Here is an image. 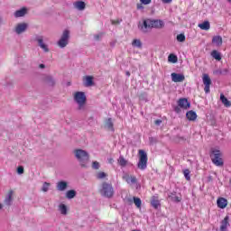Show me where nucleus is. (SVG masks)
Returning a JSON list of instances; mask_svg holds the SVG:
<instances>
[{
  "mask_svg": "<svg viewBox=\"0 0 231 231\" xmlns=\"http://www.w3.org/2000/svg\"><path fill=\"white\" fill-rule=\"evenodd\" d=\"M183 174L187 181H190V171L189 169L183 170Z\"/></svg>",
  "mask_w": 231,
  "mask_h": 231,
  "instance_id": "obj_38",
  "label": "nucleus"
},
{
  "mask_svg": "<svg viewBox=\"0 0 231 231\" xmlns=\"http://www.w3.org/2000/svg\"><path fill=\"white\" fill-rule=\"evenodd\" d=\"M186 118H188V120H190L191 122H194V120H196V118H198V114H196V112L190 110V111L187 112Z\"/></svg>",
  "mask_w": 231,
  "mask_h": 231,
  "instance_id": "obj_25",
  "label": "nucleus"
},
{
  "mask_svg": "<svg viewBox=\"0 0 231 231\" xmlns=\"http://www.w3.org/2000/svg\"><path fill=\"white\" fill-rule=\"evenodd\" d=\"M1 208H3V204H0V210H1Z\"/></svg>",
  "mask_w": 231,
  "mask_h": 231,
  "instance_id": "obj_56",
  "label": "nucleus"
},
{
  "mask_svg": "<svg viewBox=\"0 0 231 231\" xmlns=\"http://www.w3.org/2000/svg\"><path fill=\"white\" fill-rule=\"evenodd\" d=\"M93 76H85L83 78V84L85 88H91V86H95V82L93 81Z\"/></svg>",
  "mask_w": 231,
  "mask_h": 231,
  "instance_id": "obj_12",
  "label": "nucleus"
},
{
  "mask_svg": "<svg viewBox=\"0 0 231 231\" xmlns=\"http://www.w3.org/2000/svg\"><path fill=\"white\" fill-rule=\"evenodd\" d=\"M51 185V184H50V182H44L42 187V192H48V190L50 189Z\"/></svg>",
  "mask_w": 231,
  "mask_h": 231,
  "instance_id": "obj_39",
  "label": "nucleus"
},
{
  "mask_svg": "<svg viewBox=\"0 0 231 231\" xmlns=\"http://www.w3.org/2000/svg\"><path fill=\"white\" fill-rule=\"evenodd\" d=\"M138 29L140 32H142V33H149V32L152 30L151 25V19H144L142 22H139Z\"/></svg>",
  "mask_w": 231,
  "mask_h": 231,
  "instance_id": "obj_6",
  "label": "nucleus"
},
{
  "mask_svg": "<svg viewBox=\"0 0 231 231\" xmlns=\"http://www.w3.org/2000/svg\"><path fill=\"white\" fill-rule=\"evenodd\" d=\"M151 205L155 209H158V208L162 206L160 199H158V197L156 196L152 197Z\"/></svg>",
  "mask_w": 231,
  "mask_h": 231,
  "instance_id": "obj_23",
  "label": "nucleus"
},
{
  "mask_svg": "<svg viewBox=\"0 0 231 231\" xmlns=\"http://www.w3.org/2000/svg\"><path fill=\"white\" fill-rule=\"evenodd\" d=\"M44 82H46L48 86H55V79L51 76H46L44 78Z\"/></svg>",
  "mask_w": 231,
  "mask_h": 231,
  "instance_id": "obj_30",
  "label": "nucleus"
},
{
  "mask_svg": "<svg viewBox=\"0 0 231 231\" xmlns=\"http://www.w3.org/2000/svg\"><path fill=\"white\" fill-rule=\"evenodd\" d=\"M228 221H230V217L226 216L225 218L221 221L220 231H226L230 226Z\"/></svg>",
  "mask_w": 231,
  "mask_h": 231,
  "instance_id": "obj_13",
  "label": "nucleus"
},
{
  "mask_svg": "<svg viewBox=\"0 0 231 231\" xmlns=\"http://www.w3.org/2000/svg\"><path fill=\"white\" fill-rule=\"evenodd\" d=\"M155 125H162V120L161 119H157L154 121Z\"/></svg>",
  "mask_w": 231,
  "mask_h": 231,
  "instance_id": "obj_49",
  "label": "nucleus"
},
{
  "mask_svg": "<svg viewBox=\"0 0 231 231\" xmlns=\"http://www.w3.org/2000/svg\"><path fill=\"white\" fill-rule=\"evenodd\" d=\"M39 68H40L41 69H44V68H46V65H44V64H40V65H39Z\"/></svg>",
  "mask_w": 231,
  "mask_h": 231,
  "instance_id": "obj_51",
  "label": "nucleus"
},
{
  "mask_svg": "<svg viewBox=\"0 0 231 231\" xmlns=\"http://www.w3.org/2000/svg\"><path fill=\"white\" fill-rule=\"evenodd\" d=\"M143 5H151V0H140Z\"/></svg>",
  "mask_w": 231,
  "mask_h": 231,
  "instance_id": "obj_48",
  "label": "nucleus"
},
{
  "mask_svg": "<svg viewBox=\"0 0 231 231\" xmlns=\"http://www.w3.org/2000/svg\"><path fill=\"white\" fill-rule=\"evenodd\" d=\"M132 46H134V48H142V41L138 39L134 40L132 42Z\"/></svg>",
  "mask_w": 231,
  "mask_h": 231,
  "instance_id": "obj_37",
  "label": "nucleus"
},
{
  "mask_svg": "<svg viewBox=\"0 0 231 231\" xmlns=\"http://www.w3.org/2000/svg\"><path fill=\"white\" fill-rule=\"evenodd\" d=\"M74 7L77 10H79V12H82L83 10H86V3L84 1H77L74 3Z\"/></svg>",
  "mask_w": 231,
  "mask_h": 231,
  "instance_id": "obj_22",
  "label": "nucleus"
},
{
  "mask_svg": "<svg viewBox=\"0 0 231 231\" xmlns=\"http://www.w3.org/2000/svg\"><path fill=\"white\" fill-rule=\"evenodd\" d=\"M68 189V182L65 180H60L57 183V190L60 192H64Z\"/></svg>",
  "mask_w": 231,
  "mask_h": 231,
  "instance_id": "obj_19",
  "label": "nucleus"
},
{
  "mask_svg": "<svg viewBox=\"0 0 231 231\" xmlns=\"http://www.w3.org/2000/svg\"><path fill=\"white\" fill-rule=\"evenodd\" d=\"M36 41H37L40 48H42V50H43V51H45V53H48V51H50V49L48 48V45H46L44 43V40L42 39V37L36 38Z\"/></svg>",
  "mask_w": 231,
  "mask_h": 231,
  "instance_id": "obj_16",
  "label": "nucleus"
},
{
  "mask_svg": "<svg viewBox=\"0 0 231 231\" xmlns=\"http://www.w3.org/2000/svg\"><path fill=\"white\" fill-rule=\"evenodd\" d=\"M26 14H28V9L26 7H23L22 9L17 10L14 13V17L16 18L24 17Z\"/></svg>",
  "mask_w": 231,
  "mask_h": 231,
  "instance_id": "obj_21",
  "label": "nucleus"
},
{
  "mask_svg": "<svg viewBox=\"0 0 231 231\" xmlns=\"http://www.w3.org/2000/svg\"><path fill=\"white\" fill-rule=\"evenodd\" d=\"M98 192L103 198L111 199L115 196V188H113V184L107 181H103L99 185Z\"/></svg>",
  "mask_w": 231,
  "mask_h": 231,
  "instance_id": "obj_2",
  "label": "nucleus"
},
{
  "mask_svg": "<svg viewBox=\"0 0 231 231\" xmlns=\"http://www.w3.org/2000/svg\"><path fill=\"white\" fill-rule=\"evenodd\" d=\"M177 41L179 42H185V34H178L177 35Z\"/></svg>",
  "mask_w": 231,
  "mask_h": 231,
  "instance_id": "obj_41",
  "label": "nucleus"
},
{
  "mask_svg": "<svg viewBox=\"0 0 231 231\" xmlns=\"http://www.w3.org/2000/svg\"><path fill=\"white\" fill-rule=\"evenodd\" d=\"M138 154L139 162L137 163V167L140 171H145V169H147V152L143 150H139Z\"/></svg>",
  "mask_w": 231,
  "mask_h": 231,
  "instance_id": "obj_4",
  "label": "nucleus"
},
{
  "mask_svg": "<svg viewBox=\"0 0 231 231\" xmlns=\"http://www.w3.org/2000/svg\"><path fill=\"white\" fill-rule=\"evenodd\" d=\"M17 173H18V174H24V167L19 166V167L17 168Z\"/></svg>",
  "mask_w": 231,
  "mask_h": 231,
  "instance_id": "obj_43",
  "label": "nucleus"
},
{
  "mask_svg": "<svg viewBox=\"0 0 231 231\" xmlns=\"http://www.w3.org/2000/svg\"><path fill=\"white\" fill-rule=\"evenodd\" d=\"M212 43L216 44V46H222L223 45V38L221 36H214L212 39Z\"/></svg>",
  "mask_w": 231,
  "mask_h": 231,
  "instance_id": "obj_27",
  "label": "nucleus"
},
{
  "mask_svg": "<svg viewBox=\"0 0 231 231\" xmlns=\"http://www.w3.org/2000/svg\"><path fill=\"white\" fill-rule=\"evenodd\" d=\"M213 73H214L215 75H218V76H219V75H223L221 69H215V70L213 71Z\"/></svg>",
  "mask_w": 231,
  "mask_h": 231,
  "instance_id": "obj_45",
  "label": "nucleus"
},
{
  "mask_svg": "<svg viewBox=\"0 0 231 231\" xmlns=\"http://www.w3.org/2000/svg\"><path fill=\"white\" fill-rule=\"evenodd\" d=\"M58 210L62 216H68V206L65 204H60Z\"/></svg>",
  "mask_w": 231,
  "mask_h": 231,
  "instance_id": "obj_26",
  "label": "nucleus"
},
{
  "mask_svg": "<svg viewBox=\"0 0 231 231\" xmlns=\"http://www.w3.org/2000/svg\"><path fill=\"white\" fill-rule=\"evenodd\" d=\"M217 205L218 208H226V206L228 205V200L225 198H219L217 200Z\"/></svg>",
  "mask_w": 231,
  "mask_h": 231,
  "instance_id": "obj_17",
  "label": "nucleus"
},
{
  "mask_svg": "<svg viewBox=\"0 0 231 231\" xmlns=\"http://www.w3.org/2000/svg\"><path fill=\"white\" fill-rule=\"evenodd\" d=\"M170 200L173 203H180L181 201V196L176 195V192H171L168 195Z\"/></svg>",
  "mask_w": 231,
  "mask_h": 231,
  "instance_id": "obj_18",
  "label": "nucleus"
},
{
  "mask_svg": "<svg viewBox=\"0 0 231 231\" xmlns=\"http://www.w3.org/2000/svg\"><path fill=\"white\" fill-rule=\"evenodd\" d=\"M96 178L97 180H106V178H107V173L104 171H98L96 173Z\"/></svg>",
  "mask_w": 231,
  "mask_h": 231,
  "instance_id": "obj_33",
  "label": "nucleus"
},
{
  "mask_svg": "<svg viewBox=\"0 0 231 231\" xmlns=\"http://www.w3.org/2000/svg\"><path fill=\"white\" fill-rule=\"evenodd\" d=\"M163 24L162 20H151L152 28H163Z\"/></svg>",
  "mask_w": 231,
  "mask_h": 231,
  "instance_id": "obj_24",
  "label": "nucleus"
},
{
  "mask_svg": "<svg viewBox=\"0 0 231 231\" xmlns=\"http://www.w3.org/2000/svg\"><path fill=\"white\" fill-rule=\"evenodd\" d=\"M168 60L169 62H172V64H176V62H178V56L174 54H170L168 57Z\"/></svg>",
  "mask_w": 231,
  "mask_h": 231,
  "instance_id": "obj_36",
  "label": "nucleus"
},
{
  "mask_svg": "<svg viewBox=\"0 0 231 231\" xmlns=\"http://www.w3.org/2000/svg\"><path fill=\"white\" fill-rule=\"evenodd\" d=\"M73 152L81 169H88L89 167V153L83 149H76Z\"/></svg>",
  "mask_w": 231,
  "mask_h": 231,
  "instance_id": "obj_1",
  "label": "nucleus"
},
{
  "mask_svg": "<svg viewBox=\"0 0 231 231\" xmlns=\"http://www.w3.org/2000/svg\"><path fill=\"white\" fill-rule=\"evenodd\" d=\"M117 162L122 167H127V165L129 164V162L125 160V158H124L123 156H120Z\"/></svg>",
  "mask_w": 231,
  "mask_h": 231,
  "instance_id": "obj_32",
  "label": "nucleus"
},
{
  "mask_svg": "<svg viewBox=\"0 0 231 231\" xmlns=\"http://www.w3.org/2000/svg\"><path fill=\"white\" fill-rule=\"evenodd\" d=\"M162 3L169 5V3H172V0H162Z\"/></svg>",
  "mask_w": 231,
  "mask_h": 231,
  "instance_id": "obj_50",
  "label": "nucleus"
},
{
  "mask_svg": "<svg viewBox=\"0 0 231 231\" xmlns=\"http://www.w3.org/2000/svg\"><path fill=\"white\" fill-rule=\"evenodd\" d=\"M28 30V23H20L16 24L14 28V32L17 35H21V33H24Z\"/></svg>",
  "mask_w": 231,
  "mask_h": 231,
  "instance_id": "obj_10",
  "label": "nucleus"
},
{
  "mask_svg": "<svg viewBox=\"0 0 231 231\" xmlns=\"http://www.w3.org/2000/svg\"><path fill=\"white\" fill-rule=\"evenodd\" d=\"M175 113H181V107L178 105L177 106L174 107Z\"/></svg>",
  "mask_w": 231,
  "mask_h": 231,
  "instance_id": "obj_47",
  "label": "nucleus"
},
{
  "mask_svg": "<svg viewBox=\"0 0 231 231\" xmlns=\"http://www.w3.org/2000/svg\"><path fill=\"white\" fill-rule=\"evenodd\" d=\"M178 106L181 109H189L190 107V102L187 98H180L178 100Z\"/></svg>",
  "mask_w": 231,
  "mask_h": 231,
  "instance_id": "obj_11",
  "label": "nucleus"
},
{
  "mask_svg": "<svg viewBox=\"0 0 231 231\" xmlns=\"http://www.w3.org/2000/svg\"><path fill=\"white\" fill-rule=\"evenodd\" d=\"M128 201H129L130 203H133V199H128Z\"/></svg>",
  "mask_w": 231,
  "mask_h": 231,
  "instance_id": "obj_54",
  "label": "nucleus"
},
{
  "mask_svg": "<svg viewBox=\"0 0 231 231\" xmlns=\"http://www.w3.org/2000/svg\"><path fill=\"white\" fill-rule=\"evenodd\" d=\"M12 196H14V190H9V192L7 193V196L5 197L4 203L5 205H6L7 207H11L14 199H12Z\"/></svg>",
  "mask_w": 231,
  "mask_h": 231,
  "instance_id": "obj_15",
  "label": "nucleus"
},
{
  "mask_svg": "<svg viewBox=\"0 0 231 231\" xmlns=\"http://www.w3.org/2000/svg\"><path fill=\"white\" fill-rule=\"evenodd\" d=\"M74 100L79 105L78 109L80 111L84 109V106H86V102L88 98L86 97V93L84 92H76L74 95Z\"/></svg>",
  "mask_w": 231,
  "mask_h": 231,
  "instance_id": "obj_5",
  "label": "nucleus"
},
{
  "mask_svg": "<svg viewBox=\"0 0 231 231\" xmlns=\"http://www.w3.org/2000/svg\"><path fill=\"white\" fill-rule=\"evenodd\" d=\"M123 180H125L128 185H136V189L140 187V184H138V179H136L135 176L129 175V173H124Z\"/></svg>",
  "mask_w": 231,
  "mask_h": 231,
  "instance_id": "obj_8",
  "label": "nucleus"
},
{
  "mask_svg": "<svg viewBox=\"0 0 231 231\" xmlns=\"http://www.w3.org/2000/svg\"><path fill=\"white\" fill-rule=\"evenodd\" d=\"M126 75H127V77H131V72L127 71Z\"/></svg>",
  "mask_w": 231,
  "mask_h": 231,
  "instance_id": "obj_53",
  "label": "nucleus"
},
{
  "mask_svg": "<svg viewBox=\"0 0 231 231\" xmlns=\"http://www.w3.org/2000/svg\"><path fill=\"white\" fill-rule=\"evenodd\" d=\"M157 142L158 139H156V137H149L150 145H154V143H156Z\"/></svg>",
  "mask_w": 231,
  "mask_h": 231,
  "instance_id": "obj_42",
  "label": "nucleus"
},
{
  "mask_svg": "<svg viewBox=\"0 0 231 231\" xmlns=\"http://www.w3.org/2000/svg\"><path fill=\"white\" fill-rule=\"evenodd\" d=\"M199 28H200V30H210V23L208 21H205L202 23L199 24Z\"/></svg>",
  "mask_w": 231,
  "mask_h": 231,
  "instance_id": "obj_31",
  "label": "nucleus"
},
{
  "mask_svg": "<svg viewBox=\"0 0 231 231\" xmlns=\"http://www.w3.org/2000/svg\"><path fill=\"white\" fill-rule=\"evenodd\" d=\"M137 8H138V10H140V8H143V7L140 5H137Z\"/></svg>",
  "mask_w": 231,
  "mask_h": 231,
  "instance_id": "obj_52",
  "label": "nucleus"
},
{
  "mask_svg": "<svg viewBox=\"0 0 231 231\" xmlns=\"http://www.w3.org/2000/svg\"><path fill=\"white\" fill-rule=\"evenodd\" d=\"M220 100H221L222 104L225 106V107H230L231 106L230 100H228V98H226V97H225L224 94H220Z\"/></svg>",
  "mask_w": 231,
  "mask_h": 231,
  "instance_id": "obj_28",
  "label": "nucleus"
},
{
  "mask_svg": "<svg viewBox=\"0 0 231 231\" xmlns=\"http://www.w3.org/2000/svg\"><path fill=\"white\" fill-rule=\"evenodd\" d=\"M69 42V31L65 30L58 42V46L60 48H66L68 46V43Z\"/></svg>",
  "mask_w": 231,
  "mask_h": 231,
  "instance_id": "obj_7",
  "label": "nucleus"
},
{
  "mask_svg": "<svg viewBox=\"0 0 231 231\" xmlns=\"http://www.w3.org/2000/svg\"><path fill=\"white\" fill-rule=\"evenodd\" d=\"M77 196V191L75 189H69L66 192L67 199H73Z\"/></svg>",
  "mask_w": 231,
  "mask_h": 231,
  "instance_id": "obj_29",
  "label": "nucleus"
},
{
  "mask_svg": "<svg viewBox=\"0 0 231 231\" xmlns=\"http://www.w3.org/2000/svg\"><path fill=\"white\" fill-rule=\"evenodd\" d=\"M92 169H94V171H98V169H100V162L94 161L92 162Z\"/></svg>",
  "mask_w": 231,
  "mask_h": 231,
  "instance_id": "obj_40",
  "label": "nucleus"
},
{
  "mask_svg": "<svg viewBox=\"0 0 231 231\" xmlns=\"http://www.w3.org/2000/svg\"><path fill=\"white\" fill-rule=\"evenodd\" d=\"M211 57H213V59L216 60H221V53H219L217 51H213L211 52Z\"/></svg>",
  "mask_w": 231,
  "mask_h": 231,
  "instance_id": "obj_35",
  "label": "nucleus"
},
{
  "mask_svg": "<svg viewBox=\"0 0 231 231\" xmlns=\"http://www.w3.org/2000/svg\"><path fill=\"white\" fill-rule=\"evenodd\" d=\"M171 80L172 82H183L185 80V76L183 74L171 73Z\"/></svg>",
  "mask_w": 231,
  "mask_h": 231,
  "instance_id": "obj_14",
  "label": "nucleus"
},
{
  "mask_svg": "<svg viewBox=\"0 0 231 231\" xmlns=\"http://www.w3.org/2000/svg\"><path fill=\"white\" fill-rule=\"evenodd\" d=\"M134 203L137 208H142V199L138 197H134Z\"/></svg>",
  "mask_w": 231,
  "mask_h": 231,
  "instance_id": "obj_34",
  "label": "nucleus"
},
{
  "mask_svg": "<svg viewBox=\"0 0 231 231\" xmlns=\"http://www.w3.org/2000/svg\"><path fill=\"white\" fill-rule=\"evenodd\" d=\"M202 81L205 86L204 88L205 93L207 94L210 93V85L212 84V79H210V77L208 76V74H203Z\"/></svg>",
  "mask_w": 231,
  "mask_h": 231,
  "instance_id": "obj_9",
  "label": "nucleus"
},
{
  "mask_svg": "<svg viewBox=\"0 0 231 231\" xmlns=\"http://www.w3.org/2000/svg\"><path fill=\"white\" fill-rule=\"evenodd\" d=\"M104 36V33H99V34H96L95 36H94V39L96 40V41H100V39H102V37Z\"/></svg>",
  "mask_w": 231,
  "mask_h": 231,
  "instance_id": "obj_44",
  "label": "nucleus"
},
{
  "mask_svg": "<svg viewBox=\"0 0 231 231\" xmlns=\"http://www.w3.org/2000/svg\"><path fill=\"white\" fill-rule=\"evenodd\" d=\"M229 69H222V75L225 76V75H228L229 73Z\"/></svg>",
  "mask_w": 231,
  "mask_h": 231,
  "instance_id": "obj_46",
  "label": "nucleus"
},
{
  "mask_svg": "<svg viewBox=\"0 0 231 231\" xmlns=\"http://www.w3.org/2000/svg\"><path fill=\"white\" fill-rule=\"evenodd\" d=\"M112 24H115V21H112Z\"/></svg>",
  "mask_w": 231,
  "mask_h": 231,
  "instance_id": "obj_57",
  "label": "nucleus"
},
{
  "mask_svg": "<svg viewBox=\"0 0 231 231\" xmlns=\"http://www.w3.org/2000/svg\"><path fill=\"white\" fill-rule=\"evenodd\" d=\"M210 158L214 165H216L217 167H223V165L225 164V162H223V158H221V151L219 150L212 148Z\"/></svg>",
  "mask_w": 231,
  "mask_h": 231,
  "instance_id": "obj_3",
  "label": "nucleus"
},
{
  "mask_svg": "<svg viewBox=\"0 0 231 231\" xmlns=\"http://www.w3.org/2000/svg\"><path fill=\"white\" fill-rule=\"evenodd\" d=\"M105 128L107 129V131H112V133H115V126L113 125V119L108 118L106 119L105 123Z\"/></svg>",
  "mask_w": 231,
  "mask_h": 231,
  "instance_id": "obj_20",
  "label": "nucleus"
},
{
  "mask_svg": "<svg viewBox=\"0 0 231 231\" xmlns=\"http://www.w3.org/2000/svg\"><path fill=\"white\" fill-rule=\"evenodd\" d=\"M113 159H109V163H113Z\"/></svg>",
  "mask_w": 231,
  "mask_h": 231,
  "instance_id": "obj_55",
  "label": "nucleus"
}]
</instances>
